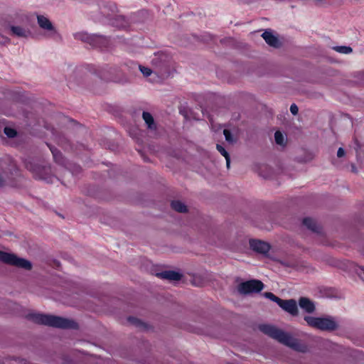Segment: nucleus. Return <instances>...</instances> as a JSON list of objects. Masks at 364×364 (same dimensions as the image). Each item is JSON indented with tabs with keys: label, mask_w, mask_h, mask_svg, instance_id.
Instances as JSON below:
<instances>
[{
	"label": "nucleus",
	"mask_w": 364,
	"mask_h": 364,
	"mask_svg": "<svg viewBox=\"0 0 364 364\" xmlns=\"http://www.w3.org/2000/svg\"><path fill=\"white\" fill-rule=\"evenodd\" d=\"M38 23L39 26L46 31H55L54 27L50 21L42 15L37 16Z\"/></svg>",
	"instance_id": "obj_19"
},
{
	"label": "nucleus",
	"mask_w": 364,
	"mask_h": 364,
	"mask_svg": "<svg viewBox=\"0 0 364 364\" xmlns=\"http://www.w3.org/2000/svg\"><path fill=\"white\" fill-rule=\"evenodd\" d=\"M264 287L263 282L258 279H250L241 282L238 287L237 290L241 294H250L252 293H259Z\"/></svg>",
	"instance_id": "obj_8"
},
{
	"label": "nucleus",
	"mask_w": 364,
	"mask_h": 364,
	"mask_svg": "<svg viewBox=\"0 0 364 364\" xmlns=\"http://www.w3.org/2000/svg\"><path fill=\"white\" fill-rule=\"evenodd\" d=\"M12 361H14L16 364H31L28 360L23 358H21L16 356L6 358L2 363L0 364H11Z\"/></svg>",
	"instance_id": "obj_24"
},
{
	"label": "nucleus",
	"mask_w": 364,
	"mask_h": 364,
	"mask_svg": "<svg viewBox=\"0 0 364 364\" xmlns=\"http://www.w3.org/2000/svg\"><path fill=\"white\" fill-rule=\"evenodd\" d=\"M25 318L33 323L44 325L63 329H77L78 324L75 321L58 316L31 312Z\"/></svg>",
	"instance_id": "obj_1"
},
{
	"label": "nucleus",
	"mask_w": 364,
	"mask_h": 364,
	"mask_svg": "<svg viewBox=\"0 0 364 364\" xmlns=\"http://www.w3.org/2000/svg\"><path fill=\"white\" fill-rule=\"evenodd\" d=\"M250 246L252 250L261 254H267L270 250V245L260 240H250Z\"/></svg>",
	"instance_id": "obj_12"
},
{
	"label": "nucleus",
	"mask_w": 364,
	"mask_h": 364,
	"mask_svg": "<svg viewBox=\"0 0 364 364\" xmlns=\"http://www.w3.org/2000/svg\"><path fill=\"white\" fill-rule=\"evenodd\" d=\"M262 37L264 38L265 42L270 46L274 48H279L280 43L277 37L273 35L271 31H265L262 34Z\"/></svg>",
	"instance_id": "obj_15"
},
{
	"label": "nucleus",
	"mask_w": 364,
	"mask_h": 364,
	"mask_svg": "<svg viewBox=\"0 0 364 364\" xmlns=\"http://www.w3.org/2000/svg\"><path fill=\"white\" fill-rule=\"evenodd\" d=\"M9 41V39L7 37L4 36H2V35L0 33V43H1V44H6V43H7Z\"/></svg>",
	"instance_id": "obj_34"
},
{
	"label": "nucleus",
	"mask_w": 364,
	"mask_h": 364,
	"mask_svg": "<svg viewBox=\"0 0 364 364\" xmlns=\"http://www.w3.org/2000/svg\"><path fill=\"white\" fill-rule=\"evenodd\" d=\"M48 146L53 154L54 161L62 166H66V159L63 154L57 148L49 144Z\"/></svg>",
	"instance_id": "obj_14"
},
{
	"label": "nucleus",
	"mask_w": 364,
	"mask_h": 364,
	"mask_svg": "<svg viewBox=\"0 0 364 364\" xmlns=\"http://www.w3.org/2000/svg\"><path fill=\"white\" fill-rule=\"evenodd\" d=\"M299 306L306 313L311 314L315 311V305L312 301L306 297H301L299 299Z\"/></svg>",
	"instance_id": "obj_16"
},
{
	"label": "nucleus",
	"mask_w": 364,
	"mask_h": 364,
	"mask_svg": "<svg viewBox=\"0 0 364 364\" xmlns=\"http://www.w3.org/2000/svg\"><path fill=\"white\" fill-rule=\"evenodd\" d=\"M304 319L309 326L322 331H333L338 327L337 322L331 316L314 317L305 316Z\"/></svg>",
	"instance_id": "obj_4"
},
{
	"label": "nucleus",
	"mask_w": 364,
	"mask_h": 364,
	"mask_svg": "<svg viewBox=\"0 0 364 364\" xmlns=\"http://www.w3.org/2000/svg\"><path fill=\"white\" fill-rule=\"evenodd\" d=\"M186 329L190 332L197 334L207 335L215 338H218L222 336L223 333L225 332V328L218 323H212L207 326L190 325L186 328Z\"/></svg>",
	"instance_id": "obj_5"
},
{
	"label": "nucleus",
	"mask_w": 364,
	"mask_h": 364,
	"mask_svg": "<svg viewBox=\"0 0 364 364\" xmlns=\"http://www.w3.org/2000/svg\"><path fill=\"white\" fill-rule=\"evenodd\" d=\"M234 141H234L233 136H232V133L230 132V131L229 130V144L233 143Z\"/></svg>",
	"instance_id": "obj_36"
},
{
	"label": "nucleus",
	"mask_w": 364,
	"mask_h": 364,
	"mask_svg": "<svg viewBox=\"0 0 364 364\" xmlns=\"http://www.w3.org/2000/svg\"><path fill=\"white\" fill-rule=\"evenodd\" d=\"M209 120H210L212 127L213 128V122L212 118L209 117Z\"/></svg>",
	"instance_id": "obj_40"
},
{
	"label": "nucleus",
	"mask_w": 364,
	"mask_h": 364,
	"mask_svg": "<svg viewBox=\"0 0 364 364\" xmlns=\"http://www.w3.org/2000/svg\"><path fill=\"white\" fill-rule=\"evenodd\" d=\"M278 306L281 307L284 311L290 314L291 316L298 315V306L294 299H281V301L279 303Z\"/></svg>",
	"instance_id": "obj_11"
},
{
	"label": "nucleus",
	"mask_w": 364,
	"mask_h": 364,
	"mask_svg": "<svg viewBox=\"0 0 364 364\" xmlns=\"http://www.w3.org/2000/svg\"><path fill=\"white\" fill-rule=\"evenodd\" d=\"M228 163H229V166H230V157H229Z\"/></svg>",
	"instance_id": "obj_44"
},
{
	"label": "nucleus",
	"mask_w": 364,
	"mask_h": 364,
	"mask_svg": "<svg viewBox=\"0 0 364 364\" xmlns=\"http://www.w3.org/2000/svg\"><path fill=\"white\" fill-rule=\"evenodd\" d=\"M27 168L32 172L35 178L48 181L53 176L52 167L50 164H29Z\"/></svg>",
	"instance_id": "obj_7"
},
{
	"label": "nucleus",
	"mask_w": 364,
	"mask_h": 364,
	"mask_svg": "<svg viewBox=\"0 0 364 364\" xmlns=\"http://www.w3.org/2000/svg\"><path fill=\"white\" fill-rule=\"evenodd\" d=\"M290 112H291L292 114L294 115H296L298 114V112H299V109H298V107L296 106V104H292L291 106H290Z\"/></svg>",
	"instance_id": "obj_33"
},
{
	"label": "nucleus",
	"mask_w": 364,
	"mask_h": 364,
	"mask_svg": "<svg viewBox=\"0 0 364 364\" xmlns=\"http://www.w3.org/2000/svg\"><path fill=\"white\" fill-rule=\"evenodd\" d=\"M151 63L154 67V72L161 77H168L173 69L171 55L164 51L154 53Z\"/></svg>",
	"instance_id": "obj_3"
},
{
	"label": "nucleus",
	"mask_w": 364,
	"mask_h": 364,
	"mask_svg": "<svg viewBox=\"0 0 364 364\" xmlns=\"http://www.w3.org/2000/svg\"><path fill=\"white\" fill-rule=\"evenodd\" d=\"M171 207L178 213H185L188 212V208L184 203L178 200H173L171 203Z\"/></svg>",
	"instance_id": "obj_22"
},
{
	"label": "nucleus",
	"mask_w": 364,
	"mask_h": 364,
	"mask_svg": "<svg viewBox=\"0 0 364 364\" xmlns=\"http://www.w3.org/2000/svg\"><path fill=\"white\" fill-rule=\"evenodd\" d=\"M259 329L263 333L296 351L304 352L306 349V346L299 339L272 325L262 324L259 326Z\"/></svg>",
	"instance_id": "obj_2"
},
{
	"label": "nucleus",
	"mask_w": 364,
	"mask_h": 364,
	"mask_svg": "<svg viewBox=\"0 0 364 364\" xmlns=\"http://www.w3.org/2000/svg\"><path fill=\"white\" fill-rule=\"evenodd\" d=\"M142 118L150 130L155 131L157 129L156 124L153 116L148 112H143Z\"/></svg>",
	"instance_id": "obj_20"
},
{
	"label": "nucleus",
	"mask_w": 364,
	"mask_h": 364,
	"mask_svg": "<svg viewBox=\"0 0 364 364\" xmlns=\"http://www.w3.org/2000/svg\"><path fill=\"white\" fill-rule=\"evenodd\" d=\"M345 155V151L343 148H339L337 151V156L338 157L341 158L343 157Z\"/></svg>",
	"instance_id": "obj_35"
},
{
	"label": "nucleus",
	"mask_w": 364,
	"mask_h": 364,
	"mask_svg": "<svg viewBox=\"0 0 364 364\" xmlns=\"http://www.w3.org/2000/svg\"><path fill=\"white\" fill-rule=\"evenodd\" d=\"M352 171L355 172V166L354 165L352 166Z\"/></svg>",
	"instance_id": "obj_41"
},
{
	"label": "nucleus",
	"mask_w": 364,
	"mask_h": 364,
	"mask_svg": "<svg viewBox=\"0 0 364 364\" xmlns=\"http://www.w3.org/2000/svg\"><path fill=\"white\" fill-rule=\"evenodd\" d=\"M263 296L267 298V299H269V300L277 303V304H279V303L281 301V299L279 297L277 296L276 295H274L273 293L272 292H264L263 294Z\"/></svg>",
	"instance_id": "obj_27"
},
{
	"label": "nucleus",
	"mask_w": 364,
	"mask_h": 364,
	"mask_svg": "<svg viewBox=\"0 0 364 364\" xmlns=\"http://www.w3.org/2000/svg\"><path fill=\"white\" fill-rule=\"evenodd\" d=\"M83 70L82 69H77L75 71V74H74V80L75 78H77L79 77L80 79L77 80V82L79 83V84H81L83 82Z\"/></svg>",
	"instance_id": "obj_30"
},
{
	"label": "nucleus",
	"mask_w": 364,
	"mask_h": 364,
	"mask_svg": "<svg viewBox=\"0 0 364 364\" xmlns=\"http://www.w3.org/2000/svg\"><path fill=\"white\" fill-rule=\"evenodd\" d=\"M117 9V6L115 4H112L111 6H110V10L112 12H114Z\"/></svg>",
	"instance_id": "obj_38"
},
{
	"label": "nucleus",
	"mask_w": 364,
	"mask_h": 364,
	"mask_svg": "<svg viewBox=\"0 0 364 364\" xmlns=\"http://www.w3.org/2000/svg\"><path fill=\"white\" fill-rule=\"evenodd\" d=\"M4 132L9 138H14L17 135L16 130L9 127H6Z\"/></svg>",
	"instance_id": "obj_29"
},
{
	"label": "nucleus",
	"mask_w": 364,
	"mask_h": 364,
	"mask_svg": "<svg viewBox=\"0 0 364 364\" xmlns=\"http://www.w3.org/2000/svg\"><path fill=\"white\" fill-rule=\"evenodd\" d=\"M55 139L58 145L61 146L65 149H72V145L70 140L63 133H58L55 136Z\"/></svg>",
	"instance_id": "obj_21"
},
{
	"label": "nucleus",
	"mask_w": 364,
	"mask_h": 364,
	"mask_svg": "<svg viewBox=\"0 0 364 364\" xmlns=\"http://www.w3.org/2000/svg\"><path fill=\"white\" fill-rule=\"evenodd\" d=\"M54 262H55V264H56L57 267L60 266V262H59L55 261Z\"/></svg>",
	"instance_id": "obj_42"
},
{
	"label": "nucleus",
	"mask_w": 364,
	"mask_h": 364,
	"mask_svg": "<svg viewBox=\"0 0 364 364\" xmlns=\"http://www.w3.org/2000/svg\"><path fill=\"white\" fill-rule=\"evenodd\" d=\"M127 321L130 325L139 328V330H146L147 328V325L136 317L129 316L127 318Z\"/></svg>",
	"instance_id": "obj_23"
},
{
	"label": "nucleus",
	"mask_w": 364,
	"mask_h": 364,
	"mask_svg": "<svg viewBox=\"0 0 364 364\" xmlns=\"http://www.w3.org/2000/svg\"><path fill=\"white\" fill-rule=\"evenodd\" d=\"M117 73L118 68L109 65L100 68L96 71L97 76L105 81L114 80Z\"/></svg>",
	"instance_id": "obj_10"
},
{
	"label": "nucleus",
	"mask_w": 364,
	"mask_h": 364,
	"mask_svg": "<svg viewBox=\"0 0 364 364\" xmlns=\"http://www.w3.org/2000/svg\"><path fill=\"white\" fill-rule=\"evenodd\" d=\"M275 142L279 145H284V137L280 131H276L274 133Z\"/></svg>",
	"instance_id": "obj_25"
},
{
	"label": "nucleus",
	"mask_w": 364,
	"mask_h": 364,
	"mask_svg": "<svg viewBox=\"0 0 364 364\" xmlns=\"http://www.w3.org/2000/svg\"><path fill=\"white\" fill-rule=\"evenodd\" d=\"M156 276L160 279H166L169 281H179L183 275L176 271L168 270L159 272L156 274Z\"/></svg>",
	"instance_id": "obj_13"
},
{
	"label": "nucleus",
	"mask_w": 364,
	"mask_h": 364,
	"mask_svg": "<svg viewBox=\"0 0 364 364\" xmlns=\"http://www.w3.org/2000/svg\"><path fill=\"white\" fill-rule=\"evenodd\" d=\"M302 223L304 226H306L308 229L314 232L320 233L321 231V228L311 218H304Z\"/></svg>",
	"instance_id": "obj_17"
},
{
	"label": "nucleus",
	"mask_w": 364,
	"mask_h": 364,
	"mask_svg": "<svg viewBox=\"0 0 364 364\" xmlns=\"http://www.w3.org/2000/svg\"><path fill=\"white\" fill-rule=\"evenodd\" d=\"M223 134L225 136V140L228 141V128H225L223 129Z\"/></svg>",
	"instance_id": "obj_37"
},
{
	"label": "nucleus",
	"mask_w": 364,
	"mask_h": 364,
	"mask_svg": "<svg viewBox=\"0 0 364 364\" xmlns=\"http://www.w3.org/2000/svg\"><path fill=\"white\" fill-rule=\"evenodd\" d=\"M263 296L267 298V299H269V300L277 303V304H279V303L281 301V299L279 297L277 296L276 295H274L273 293L272 292H264L263 294Z\"/></svg>",
	"instance_id": "obj_26"
},
{
	"label": "nucleus",
	"mask_w": 364,
	"mask_h": 364,
	"mask_svg": "<svg viewBox=\"0 0 364 364\" xmlns=\"http://www.w3.org/2000/svg\"><path fill=\"white\" fill-rule=\"evenodd\" d=\"M225 39H222V40H220V42H221L222 43H223V42H225Z\"/></svg>",
	"instance_id": "obj_43"
},
{
	"label": "nucleus",
	"mask_w": 364,
	"mask_h": 364,
	"mask_svg": "<svg viewBox=\"0 0 364 364\" xmlns=\"http://www.w3.org/2000/svg\"><path fill=\"white\" fill-rule=\"evenodd\" d=\"M334 50H336L338 53H344V54H348L353 51L352 48L349 46H336L334 47Z\"/></svg>",
	"instance_id": "obj_28"
},
{
	"label": "nucleus",
	"mask_w": 364,
	"mask_h": 364,
	"mask_svg": "<svg viewBox=\"0 0 364 364\" xmlns=\"http://www.w3.org/2000/svg\"><path fill=\"white\" fill-rule=\"evenodd\" d=\"M139 70L145 77L149 76L153 73V70L151 69L142 65H139Z\"/></svg>",
	"instance_id": "obj_32"
},
{
	"label": "nucleus",
	"mask_w": 364,
	"mask_h": 364,
	"mask_svg": "<svg viewBox=\"0 0 364 364\" xmlns=\"http://www.w3.org/2000/svg\"><path fill=\"white\" fill-rule=\"evenodd\" d=\"M4 180L0 177V186H3Z\"/></svg>",
	"instance_id": "obj_39"
},
{
	"label": "nucleus",
	"mask_w": 364,
	"mask_h": 364,
	"mask_svg": "<svg viewBox=\"0 0 364 364\" xmlns=\"http://www.w3.org/2000/svg\"><path fill=\"white\" fill-rule=\"evenodd\" d=\"M10 29L11 34L17 37L28 38L31 35L30 31L21 26H11Z\"/></svg>",
	"instance_id": "obj_18"
},
{
	"label": "nucleus",
	"mask_w": 364,
	"mask_h": 364,
	"mask_svg": "<svg viewBox=\"0 0 364 364\" xmlns=\"http://www.w3.org/2000/svg\"><path fill=\"white\" fill-rule=\"evenodd\" d=\"M0 261L4 264L26 270H31L33 267L32 263L29 260L18 257L15 254L4 251H0Z\"/></svg>",
	"instance_id": "obj_6"
},
{
	"label": "nucleus",
	"mask_w": 364,
	"mask_h": 364,
	"mask_svg": "<svg viewBox=\"0 0 364 364\" xmlns=\"http://www.w3.org/2000/svg\"><path fill=\"white\" fill-rule=\"evenodd\" d=\"M76 39L87 42L94 47H106L108 44V41L106 38L100 36L92 35L90 36L85 33H78L75 35Z\"/></svg>",
	"instance_id": "obj_9"
},
{
	"label": "nucleus",
	"mask_w": 364,
	"mask_h": 364,
	"mask_svg": "<svg viewBox=\"0 0 364 364\" xmlns=\"http://www.w3.org/2000/svg\"><path fill=\"white\" fill-rule=\"evenodd\" d=\"M216 149L225 158L226 164L228 165V151L220 144H216Z\"/></svg>",
	"instance_id": "obj_31"
}]
</instances>
